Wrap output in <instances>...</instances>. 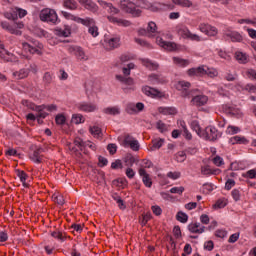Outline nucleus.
Returning a JSON list of instances; mask_svg holds the SVG:
<instances>
[{"label":"nucleus","instance_id":"864d4df0","mask_svg":"<svg viewBox=\"0 0 256 256\" xmlns=\"http://www.w3.org/2000/svg\"><path fill=\"white\" fill-rule=\"evenodd\" d=\"M191 127L193 131L197 133V135H202L203 131L201 130V126L199 125V122L197 121L192 122Z\"/></svg>","mask_w":256,"mask_h":256},{"label":"nucleus","instance_id":"20e7f679","mask_svg":"<svg viewBox=\"0 0 256 256\" xmlns=\"http://www.w3.org/2000/svg\"><path fill=\"white\" fill-rule=\"evenodd\" d=\"M61 15H63V17L65 19H68L70 21H75V23H81L82 25H85L86 27H90V25H94L95 24V20H93L92 18H80L78 16H75L67 11H62Z\"/></svg>","mask_w":256,"mask_h":256},{"label":"nucleus","instance_id":"680f3d73","mask_svg":"<svg viewBox=\"0 0 256 256\" xmlns=\"http://www.w3.org/2000/svg\"><path fill=\"white\" fill-rule=\"evenodd\" d=\"M14 13L22 19V17H25L27 15V10L21 9V8H14Z\"/></svg>","mask_w":256,"mask_h":256},{"label":"nucleus","instance_id":"aec40b11","mask_svg":"<svg viewBox=\"0 0 256 256\" xmlns=\"http://www.w3.org/2000/svg\"><path fill=\"white\" fill-rule=\"evenodd\" d=\"M62 5L64 9L69 11H77L79 4L75 0H63Z\"/></svg>","mask_w":256,"mask_h":256},{"label":"nucleus","instance_id":"f257e3e1","mask_svg":"<svg viewBox=\"0 0 256 256\" xmlns=\"http://www.w3.org/2000/svg\"><path fill=\"white\" fill-rule=\"evenodd\" d=\"M177 91H181V97H192L191 104L195 105V107H203V105H207V101H209V97L205 95H196L195 90L191 89V83L187 81H179L176 84Z\"/></svg>","mask_w":256,"mask_h":256},{"label":"nucleus","instance_id":"a878e982","mask_svg":"<svg viewBox=\"0 0 256 256\" xmlns=\"http://www.w3.org/2000/svg\"><path fill=\"white\" fill-rule=\"evenodd\" d=\"M142 65H144V67H147V69H149L150 71H157V69H159V64L156 62H151V60L149 59L143 60Z\"/></svg>","mask_w":256,"mask_h":256},{"label":"nucleus","instance_id":"473e14b6","mask_svg":"<svg viewBox=\"0 0 256 256\" xmlns=\"http://www.w3.org/2000/svg\"><path fill=\"white\" fill-rule=\"evenodd\" d=\"M173 63L174 65H177L178 67H187V65H189V60L187 59H183V58H179V57H173Z\"/></svg>","mask_w":256,"mask_h":256},{"label":"nucleus","instance_id":"5701e85b","mask_svg":"<svg viewBox=\"0 0 256 256\" xmlns=\"http://www.w3.org/2000/svg\"><path fill=\"white\" fill-rule=\"evenodd\" d=\"M15 79H27L29 77V69L22 68L19 71L13 72Z\"/></svg>","mask_w":256,"mask_h":256},{"label":"nucleus","instance_id":"0e129e2a","mask_svg":"<svg viewBox=\"0 0 256 256\" xmlns=\"http://www.w3.org/2000/svg\"><path fill=\"white\" fill-rule=\"evenodd\" d=\"M126 111L130 115H133V114L137 113V108H136L135 104H128L126 107Z\"/></svg>","mask_w":256,"mask_h":256},{"label":"nucleus","instance_id":"5fc2aeb1","mask_svg":"<svg viewBox=\"0 0 256 256\" xmlns=\"http://www.w3.org/2000/svg\"><path fill=\"white\" fill-rule=\"evenodd\" d=\"M226 81H237V73L227 72L224 76Z\"/></svg>","mask_w":256,"mask_h":256},{"label":"nucleus","instance_id":"3c124183","mask_svg":"<svg viewBox=\"0 0 256 256\" xmlns=\"http://www.w3.org/2000/svg\"><path fill=\"white\" fill-rule=\"evenodd\" d=\"M239 131H241V129L237 126H228L226 133H228V135H237Z\"/></svg>","mask_w":256,"mask_h":256},{"label":"nucleus","instance_id":"f704fd0d","mask_svg":"<svg viewBox=\"0 0 256 256\" xmlns=\"http://www.w3.org/2000/svg\"><path fill=\"white\" fill-rule=\"evenodd\" d=\"M235 59H236V61H238V63L245 64V63H247L249 58L246 53L238 51L235 53Z\"/></svg>","mask_w":256,"mask_h":256},{"label":"nucleus","instance_id":"bf43d9fd","mask_svg":"<svg viewBox=\"0 0 256 256\" xmlns=\"http://www.w3.org/2000/svg\"><path fill=\"white\" fill-rule=\"evenodd\" d=\"M111 169H123V162L119 159L111 163Z\"/></svg>","mask_w":256,"mask_h":256},{"label":"nucleus","instance_id":"09e8293b","mask_svg":"<svg viewBox=\"0 0 256 256\" xmlns=\"http://www.w3.org/2000/svg\"><path fill=\"white\" fill-rule=\"evenodd\" d=\"M75 57H77V59H79L80 61H87V56L85 55V52L83 51V49L78 48V51H76Z\"/></svg>","mask_w":256,"mask_h":256},{"label":"nucleus","instance_id":"dca6fc26","mask_svg":"<svg viewBox=\"0 0 256 256\" xmlns=\"http://www.w3.org/2000/svg\"><path fill=\"white\" fill-rule=\"evenodd\" d=\"M107 19L110 21V23H114L119 27H131V22L129 20L117 18L114 16H108Z\"/></svg>","mask_w":256,"mask_h":256},{"label":"nucleus","instance_id":"9d476101","mask_svg":"<svg viewBox=\"0 0 256 256\" xmlns=\"http://www.w3.org/2000/svg\"><path fill=\"white\" fill-rule=\"evenodd\" d=\"M138 173L140 177H142V183L145 185V187L151 189V187H153V180L151 179V176L147 173V170H145V168H140L138 170Z\"/></svg>","mask_w":256,"mask_h":256},{"label":"nucleus","instance_id":"c03bdc74","mask_svg":"<svg viewBox=\"0 0 256 256\" xmlns=\"http://www.w3.org/2000/svg\"><path fill=\"white\" fill-rule=\"evenodd\" d=\"M157 9H159L160 11H169V10L171 11V10L175 9V6L172 4L158 3Z\"/></svg>","mask_w":256,"mask_h":256},{"label":"nucleus","instance_id":"f3484780","mask_svg":"<svg viewBox=\"0 0 256 256\" xmlns=\"http://www.w3.org/2000/svg\"><path fill=\"white\" fill-rule=\"evenodd\" d=\"M142 91L145 95H147V97H161L162 93L161 91L152 88L151 86H144L142 87Z\"/></svg>","mask_w":256,"mask_h":256},{"label":"nucleus","instance_id":"603ef678","mask_svg":"<svg viewBox=\"0 0 256 256\" xmlns=\"http://www.w3.org/2000/svg\"><path fill=\"white\" fill-rule=\"evenodd\" d=\"M242 177H244L245 179H255L256 177L255 169L248 170L246 173L242 174Z\"/></svg>","mask_w":256,"mask_h":256},{"label":"nucleus","instance_id":"7ed1b4c3","mask_svg":"<svg viewBox=\"0 0 256 256\" xmlns=\"http://www.w3.org/2000/svg\"><path fill=\"white\" fill-rule=\"evenodd\" d=\"M176 32L180 37H183V39H190V41H201V37L197 34L191 33L189 28L183 24H178L176 26Z\"/></svg>","mask_w":256,"mask_h":256},{"label":"nucleus","instance_id":"393cba45","mask_svg":"<svg viewBox=\"0 0 256 256\" xmlns=\"http://www.w3.org/2000/svg\"><path fill=\"white\" fill-rule=\"evenodd\" d=\"M158 111L162 115H177V109L175 107H160Z\"/></svg>","mask_w":256,"mask_h":256},{"label":"nucleus","instance_id":"f8f14e48","mask_svg":"<svg viewBox=\"0 0 256 256\" xmlns=\"http://www.w3.org/2000/svg\"><path fill=\"white\" fill-rule=\"evenodd\" d=\"M78 3L92 13H97V11H99V6H97L93 0H78Z\"/></svg>","mask_w":256,"mask_h":256},{"label":"nucleus","instance_id":"b1692460","mask_svg":"<svg viewBox=\"0 0 256 256\" xmlns=\"http://www.w3.org/2000/svg\"><path fill=\"white\" fill-rule=\"evenodd\" d=\"M30 159L34 163H43V155H41V149L35 150L30 156Z\"/></svg>","mask_w":256,"mask_h":256},{"label":"nucleus","instance_id":"423d86ee","mask_svg":"<svg viewBox=\"0 0 256 256\" xmlns=\"http://www.w3.org/2000/svg\"><path fill=\"white\" fill-rule=\"evenodd\" d=\"M121 5L123 11H125L126 13H130L131 15H133V17H141V11L137 9L135 3L124 0L122 1Z\"/></svg>","mask_w":256,"mask_h":256},{"label":"nucleus","instance_id":"69168bd1","mask_svg":"<svg viewBox=\"0 0 256 256\" xmlns=\"http://www.w3.org/2000/svg\"><path fill=\"white\" fill-rule=\"evenodd\" d=\"M152 213L156 215V217H159L163 213V209H161L159 206L155 205L151 207Z\"/></svg>","mask_w":256,"mask_h":256},{"label":"nucleus","instance_id":"c85d7f7f","mask_svg":"<svg viewBox=\"0 0 256 256\" xmlns=\"http://www.w3.org/2000/svg\"><path fill=\"white\" fill-rule=\"evenodd\" d=\"M117 81L124 83V85H134L135 81L129 76L116 75Z\"/></svg>","mask_w":256,"mask_h":256},{"label":"nucleus","instance_id":"774afa93","mask_svg":"<svg viewBox=\"0 0 256 256\" xmlns=\"http://www.w3.org/2000/svg\"><path fill=\"white\" fill-rule=\"evenodd\" d=\"M126 177H128V179H133V177H135V170H133L131 167H128L126 169Z\"/></svg>","mask_w":256,"mask_h":256},{"label":"nucleus","instance_id":"4c0bfd02","mask_svg":"<svg viewBox=\"0 0 256 256\" xmlns=\"http://www.w3.org/2000/svg\"><path fill=\"white\" fill-rule=\"evenodd\" d=\"M176 219L180 223H187V221H189V216L185 212L179 211L176 214Z\"/></svg>","mask_w":256,"mask_h":256},{"label":"nucleus","instance_id":"bb28decb","mask_svg":"<svg viewBox=\"0 0 256 256\" xmlns=\"http://www.w3.org/2000/svg\"><path fill=\"white\" fill-rule=\"evenodd\" d=\"M157 29V24L153 21H150L147 27L148 37H155V35L158 33Z\"/></svg>","mask_w":256,"mask_h":256},{"label":"nucleus","instance_id":"ea45409f","mask_svg":"<svg viewBox=\"0 0 256 256\" xmlns=\"http://www.w3.org/2000/svg\"><path fill=\"white\" fill-rule=\"evenodd\" d=\"M72 123L75 125H79L81 123H85V117L82 114H73L72 116Z\"/></svg>","mask_w":256,"mask_h":256},{"label":"nucleus","instance_id":"37998d69","mask_svg":"<svg viewBox=\"0 0 256 256\" xmlns=\"http://www.w3.org/2000/svg\"><path fill=\"white\" fill-rule=\"evenodd\" d=\"M56 35H58V37H69V35H71V29L69 28L57 29Z\"/></svg>","mask_w":256,"mask_h":256},{"label":"nucleus","instance_id":"2eb2a0df","mask_svg":"<svg viewBox=\"0 0 256 256\" xmlns=\"http://www.w3.org/2000/svg\"><path fill=\"white\" fill-rule=\"evenodd\" d=\"M77 109L79 111H84L85 113H93V111L97 110V105L93 103L83 102L77 105Z\"/></svg>","mask_w":256,"mask_h":256},{"label":"nucleus","instance_id":"49530a36","mask_svg":"<svg viewBox=\"0 0 256 256\" xmlns=\"http://www.w3.org/2000/svg\"><path fill=\"white\" fill-rule=\"evenodd\" d=\"M23 105H26L28 109H31L32 111H41V106H35V104L30 103L27 100L22 101Z\"/></svg>","mask_w":256,"mask_h":256},{"label":"nucleus","instance_id":"de8ad7c7","mask_svg":"<svg viewBox=\"0 0 256 256\" xmlns=\"http://www.w3.org/2000/svg\"><path fill=\"white\" fill-rule=\"evenodd\" d=\"M206 75L211 79H214V77H217L219 75V72L215 68H207Z\"/></svg>","mask_w":256,"mask_h":256},{"label":"nucleus","instance_id":"cd10ccee","mask_svg":"<svg viewBox=\"0 0 256 256\" xmlns=\"http://www.w3.org/2000/svg\"><path fill=\"white\" fill-rule=\"evenodd\" d=\"M163 143H165V139L157 138L152 140V146L150 147V151H156V149H161L163 147Z\"/></svg>","mask_w":256,"mask_h":256},{"label":"nucleus","instance_id":"72a5a7b5","mask_svg":"<svg viewBox=\"0 0 256 256\" xmlns=\"http://www.w3.org/2000/svg\"><path fill=\"white\" fill-rule=\"evenodd\" d=\"M172 3H174V5H178L179 7H193V2H191V0H172Z\"/></svg>","mask_w":256,"mask_h":256},{"label":"nucleus","instance_id":"a211bd4d","mask_svg":"<svg viewBox=\"0 0 256 256\" xmlns=\"http://www.w3.org/2000/svg\"><path fill=\"white\" fill-rule=\"evenodd\" d=\"M188 231L201 235V233H205V226H201V223H191L188 225Z\"/></svg>","mask_w":256,"mask_h":256},{"label":"nucleus","instance_id":"c756f323","mask_svg":"<svg viewBox=\"0 0 256 256\" xmlns=\"http://www.w3.org/2000/svg\"><path fill=\"white\" fill-rule=\"evenodd\" d=\"M225 37L227 39H231V41L235 42H240L243 41V36H241V34L237 33V32H230L225 34Z\"/></svg>","mask_w":256,"mask_h":256},{"label":"nucleus","instance_id":"1a4fd4ad","mask_svg":"<svg viewBox=\"0 0 256 256\" xmlns=\"http://www.w3.org/2000/svg\"><path fill=\"white\" fill-rule=\"evenodd\" d=\"M199 31H201V33H205V35H208V37H215V35H217L218 33L215 26H211L206 23H202L199 25Z\"/></svg>","mask_w":256,"mask_h":256},{"label":"nucleus","instance_id":"79ce46f5","mask_svg":"<svg viewBox=\"0 0 256 256\" xmlns=\"http://www.w3.org/2000/svg\"><path fill=\"white\" fill-rule=\"evenodd\" d=\"M11 55V53H9L6 49H5V45H3L0 41V57L1 59H5V61H9V59H7V57H9Z\"/></svg>","mask_w":256,"mask_h":256},{"label":"nucleus","instance_id":"0eeeda50","mask_svg":"<svg viewBox=\"0 0 256 256\" xmlns=\"http://www.w3.org/2000/svg\"><path fill=\"white\" fill-rule=\"evenodd\" d=\"M203 135L208 141H217V139L221 137V133L219 132V130H217V128L213 126L206 127Z\"/></svg>","mask_w":256,"mask_h":256},{"label":"nucleus","instance_id":"a18cd8bd","mask_svg":"<svg viewBox=\"0 0 256 256\" xmlns=\"http://www.w3.org/2000/svg\"><path fill=\"white\" fill-rule=\"evenodd\" d=\"M156 129H158V131H160V133H165V131H168L169 126H167V124H165L163 121L159 120L156 123Z\"/></svg>","mask_w":256,"mask_h":256},{"label":"nucleus","instance_id":"338daca9","mask_svg":"<svg viewBox=\"0 0 256 256\" xmlns=\"http://www.w3.org/2000/svg\"><path fill=\"white\" fill-rule=\"evenodd\" d=\"M107 150L109 151L110 155H115L117 153V145L116 144H108Z\"/></svg>","mask_w":256,"mask_h":256},{"label":"nucleus","instance_id":"ddd939ff","mask_svg":"<svg viewBox=\"0 0 256 256\" xmlns=\"http://www.w3.org/2000/svg\"><path fill=\"white\" fill-rule=\"evenodd\" d=\"M24 51L31 53V55H43L41 52V46H33L27 42L22 43Z\"/></svg>","mask_w":256,"mask_h":256},{"label":"nucleus","instance_id":"8fccbe9b","mask_svg":"<svg viewBox=\"0 0 256 256\" xmlns=\"http://www.w3.org/2000/svg\"><path fill=\"white\" fill-rule=\"evenodd\" d=\"M55 121L57 125H65L67 118L63 114H58L55 117Z\"/></svg>","mask_w":256,"mask_h":256},{"label":"nucleus","instance_id":"6e6552de","mask_svg":"<svg viewBox=\"0 0 256 256\" xmlns=\"http://www.w3.org/2000/svg\"><path fill=\"white\" fill-rule=\"evenodd\" d=\"M222 111L226 113V115H231L232 117H243L241 109L236 108L235 106L224 104L222 105Z\"/></svg>","mask_w":256,"mask_h":256},{"label":"nucleus","instance_id":"9b49d317","mask_svg":"<svg viewBox=\"0 0 256 256\" xmlns=\"http://www.w3.org/2000/svg\"><path fill=\"white\" fill-rule=\"evenodd\" d=\"M124 147H130V149H132V151H139V142L137 140H135V138H133L130 135H127L124 138Z\"/></svg>","mask_w":256,"mask_h":256},{"label":"nucleus","instance_id":"412c9836","mask_svg":"<svg viewBox=\"0 0 256 256\" xmlns=\"http://www.w3.org/2000/svg\"><path fill=\"white\" fill-rule=\"evenodd\" d=\"M121 45V37L116 36L113 38H110L107 42V47L110 50L117 49Z\"/></svg>","mask_w":256,"mask_h":256},{"label":"nucleus","instance_id":"a19ab883","mask_svg":"<svg viewBox=\"0 0 256 256\" xmlns=\"http://www.w3.org/2000/svg\"><path fill=\"white\" fill-rule=\"evenodd\" d=\"M214 209H223L224 207H227V199L226 198H220L217 200V202L213 205Z\"/></svg>","mask_w":256,"mask_h":256},{"label":"nucleus","instance_id":"13d9d810","mask_svg":"<svg viewBox=\"0 0 256 256\" xmlns=\"http://www.w3.org/2000/svg\"><path fill=\"white\" fill-rule=\"evenodd\" d=\"M17 177H19L21 183H23V185H25V181H27V173H25V171H17Z\"/></svg>","mask_w":256,"mask_h":256},{"label":"nucleus","instance_id":"58836bf2","mask_svg":"<svg viewBox=\"0 0 256 256\" xmlns=\"http://www.w3.org/2000/svg\"><path fill=\"white\" fill-rule=\"evenodd\" d=\"M89 131L96 139H100L102 136L101 128H99V126L90 127Z\"/></svg>","mask_w":256,"mask_h":256},{"label":"nucleus","instance_id":"39448f33","mask_svg":"<svg viewBox=\"0 0 256 256\" xmlns=\"http://www.w3.org/2000/svg\"><path fill=\"white\" fill-rule=\"evenodd\" d=\"M0 25L2 29H4L5 31H8V33H11V35H18V36L22 35V32L19 29H23V27H25L23 22L14 23L13 25H9V23L7 22H1Z\"/></svg>","mask_w":256,"mask_h":256},{"label":"nucleus","instance_id":"e433bc0d","mask_svg":"<svg viewBox=\"0 0 256 256\" xmlns=\"http://www.w3.org/2000/svg\"><path fill=\"white\" fill-rule=\"evenodd\" d=\"M103 111L106 115H119L121 113L117 106L105 108Z\"/></svg>","mask_w":256,"mask_h":256},{"label":"nucleus","instance_id":"7c9ffc66","mask_svg":"<svg viewBox=\"0 0 256 256\" xmlns=\"http://www.w3.org/2000/svg\"><path fill=\"white\" fill-rule=\"evenodd\" d=\"M51 237H54V239H58V241H61V243H63V241H67V239H69V237L66 236L65 233H63L61 231L51 232Z\"/></svg>","mask_w":256,"mask_h":256},{"label":"nucleus","instance_id":"2f4dec72","mask_svg":"<svg viewBox=\"0 0 256 256\" xmlns=\"http://www.w3.org/2000/svg\"><path fill=\"white\" fill-rule=\"evenodd\" d=\"M126 167H133V165H135V163H137V159H135V157L131 154H127L124 159H123Z\"/></svg>","mask_w":256,"mask_h":256},{"label":"nucleus","instance_id":"e2e57ef3","mask_svg":"<svg viewBox=\"0 0 256 256\" xmlns=\"http://www.w3.org/2000/svg\"><path fill=\"white\" fill-rule=\"evenodd\" d=\"M44 83H47V85H50V83L53 82V75L51 73L46 72L43 76Z\"/></svg>","mask_w":256,"mask_h":256},{"label":"nucleus","instance_id":"6e6d98bb","mask_svg":"<svg viewBox=\"0 0 256 256\" xmlns=\"http://www.w3.org/2000/svg\"><path fill=\"white\" fill-rule=\"evenodd\" d=\"M53 201H54V203H57L58 205H65V198H63L62 195H54Z\"/></svg>","mask_w":256,"mask_h":256},{"label":"nucleus","instance_id":"f03ea898","mask_svg":"<svg viewBox=\"0 0 256 256\" xmlns=\"http://www.w3.org/2000/svg\"><path fill=\"white\" fill-rule=\"evenodd\" d=\"M40 21L43 23H51L52 25H57V21H59V16L57 15V11L52 8H43L39 13Z\"/></svg>","mask_w":256,"mask_h":256},{"label":"nucleus","instance_id":"052dcab7","mask_svg":"<svg viewBox=\"0 0 256 256\" xmlns=\"http://www.w3.org/2000/svg\"><path fill=\"white\" fill-rule=\"evenodd\" d=\"M212 163H214L216 165V167H221V165H224L225 162L223 161V159L221 158V156H215L212 159Z\"/></svg>","mask_w":256,"mask_h":256},{"label":"nucleus","instance_id":"4be33fe9","mask_svg":"<svg viewBox=\"0 0 256 256\" xmlns=\"http://www.w3.org/2000/svg\"><path fill=\"white\" fill-rule=\"evenodd\" d=\"M219 173H221V169H219V168L211 169V167H209V165L201 167L202 175H219Z\"/></svg>","mask_w":256,"mask_h":256},{"label":"nucleus","instance_id":"4468645a","mask_svg":"<svg viewBox=\"0 0 256 256\" xmlns=\"http://www.w3.org/2000/svg\"><path fill=\"white\" fill-rule=\"evenodd\" d=\"M156 42L160 47H163V49H166V51H175L177 49V44L174 42H167L164 41L163 38H156Z\"/></svg>","mask_w":256,"mask_h":256},{"label":"nucleus","instance_id":"c9c22d12","mask_svg":"<svg viewBox=\"0 0 256 256\" xmlns=\"http://www.w3.org/2000/svg\"><path fill=\"white\" fill-rule=\"evenodd\" d=\"M230 142L232 143V145H235L237 143H239V145H245V143H247V138L241 136H233L232 138H230Z\"/></svg>","mask_w":256,"mask_h":256},{"label":"nucleus","instance_id":"6ab92c4d","mask_svg":"<svg viewBox=\"0 0 256 256\" xmlns=\"http://www.w3.org/2000/svg\"><path fill=\"white\" fill-rule=\"evenodd\" d=\"M148 80L152 85H158L159 83H167V79L162 75H158V74L149 75Z\"/></svg>","mask_w":256,"mask_h":256},{"label":"nucleus","instance_id":"4d7b16f0","mask_svg":"<svg viewBox=\"0 0 256 256\" xmlns=\"http://www.w3.org/2000/svg\"><path fill=\"white\" fill-rule=\"evenodd\" d=\"M185 159H187V154H185L184 151H180L176 154V160L178 161V163H183Z\"/></svg>","mask_w":256,"mask_h":256}]
</instances>
